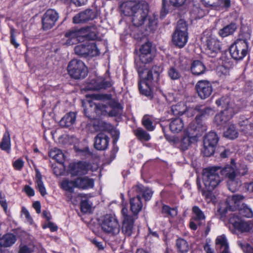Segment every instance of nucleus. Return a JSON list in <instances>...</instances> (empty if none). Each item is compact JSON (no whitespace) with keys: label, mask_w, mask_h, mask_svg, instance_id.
Here are the masks:
<instances>
[{"label":"nucleus","mask_w":253,"mask_h":253,"mask_svg":"<svg viewBox=\"0 0 253 253\" xmlns=\"http://www.w3.org/2000/svg\"><path fill=\"white\" fill-rule=\"evenodd\" d=\"M86 99L83 101L85 115L91 119H95L101 116L108 115L116 116L121 114L122 107L120 104L116 103L108 111V106L101 103L95 102L94 100H110L111 96L108 94H91L86 95Z\"/></svg>","instance_id":"1"},{"label":"nucleus","mask_w":253,"mask_h":253,"mask_svg":"<svg viewBox=\"0 0 253 253\" xmlns=\"http://www.w3.org/2000/svg\"><path fill=\"white\" fill-rule=\"evenodd\" d=\"M122 11L126 15L132 16V22L136 27L142 25L146 20L149 11V6L145 1L137 2L130 0L124 3Z\"/></svg>","instance_id":"2"},{"label":"nucleus","mask_w":253,"mask_h":253,"mask_svg":"<svg viewBox=\"0 0 253 253\" xmlns=\"http://www.w3.org/2000/svg\"><path fill=\"white\" fill-rule=\"evenodd\" d=\"M221 173L220 167H213L203 170V180L206 189L201 190L202 194L207 198L213 190L220 183L219 174Z\"/></svg>","instance_id":"3"},{"label":"nucleus","mask_w":253,"mask_h":253,"mask_svg":"<svg viewBox=\"0 0 253 253\" xmlns=\"http://www.w3.org/2000/svg\"><path fill=\"white\" fill-rule=\"evenodd\" d=\"M163 68L161 66H154L151 70L146 72V75L143 77L139 83L140 92L145 96H151L152 87L155 83L160 79V74Z\"/></svg>","instance_id":"4"},{"label":"nucleus","mask_w":253,"mask_h":253,"mask_svg":"<svg viewBox=\"0 0 253 253\" xmlns=\"http://www.w3.org/2000/svg\"><path fill=\"white\" fill-rule=\"evenodd\" d=\"M66 45H71L79 42H84L86 40H94L97 38L94 27H86L78 30L71 31L65 34Z\"/></svg>","instance_id":"5"},{"label":"nucleus","mask_w":253,"mask_h":253,"mask_svg":"<svg viewBox=\"0 0 253 253\" xmlns=\"http://www.w3.org/2000/svg\"><path fill=\"white\" fill-rule=\"evenodd\" d=\"M250 38L249 34H247L245 39H237L230 47V53L233 58L237 60H242L248 52V39Z\"/></svg>","instance_id":"6"},{"label":"nucleus","mask_w":253,"mask_h":253,"mask_svg":"<svg viewBox=\"0 0 253 253\" xmlns=\"http://www.w3.org/2000/svg\"><path fill=\"white\" fill-rule=\"evenodd\" d=\"M187 25L185 21L179 20L172 36V42L176 46L182 48L188 41Z\"/></svg>","instance_id":"7"},{"label":"nucleus","mask_w":253,"mask_h":253,"mask_svg":"<svg viewBox=\"0 0 253 253\" xmlns=\"http://www.w3.org/2000/svg\"><path fill=\"white\" fill-rule=\"evenodd\" d=\"M67 71L70 77L75 79H84L87 74V68L84 63L79 59H73L69 62Z\"/></svg>","instance_id":"8"},{"label":"nucleus","mask_w":253,"mask_h":253,"mask_svg":"<svg viewBox=\"0 0 253 253\" xmlns=\"http://www.w3.org/2000/svg\"><path fill=\"white\" fill-rule=\"evenodd\" d=\"M101 226L103 231L112 235L118 234L120 231V226L115 215L107 214L102 217Z\"/></svg>","instance_id":"9"},{"label":"nucleus","mask_w":253,"mask_h":253,"mask_svg":"<svg viewBox=\"0 0 253 253\" xmlns=\"http://www.w3.org/2000/svg\"><path fill=\"white\" fill-rule=\"evenodd\" d=\"M235 165L233 164V161L231 160V163L230 165H227L222 169V173L229 178V181L228 182V187L230 191L235 192L237 191L242 185V182L239 180H235Z\"/></svg>","instance_id":"10"},{"label":"nucleus","mask_w":253,"mask_h":253,"mask_svg":"<svg viewBox=\"0 0 253 253\" xmlns=\"http://www.w3.org/2000/svg\"><path fill=\"white\" fill-rule=\"evenodd\" d=\"M218 141L217 134L215 132H211L206 135L204 140L202 150L205 156L210 157L213 154Z\"/></svg>","instance_id":"11"},{"label":"nucleus","mask_w":253,"mask_h":253,"mask_svg":"<svg viewBox=\"0 0 253 253\" xmlns=\"http://www.w3.org/2000/svg\"><path fill=\"white\" fill-rule=\"evenodd\" d=\"M75 52L81 56H94L99 54V50L94 43L86 42L85 43L76 46Z\"/></svg>","instance_id":"12"},{"label":"nucleus","mask_w":253,"mask_h":253,"mask_svg":"<svg viewBox=\"0 0 253 253\" xmlns=\"http://www.w3.org/2000/svg\"><path fill=\"white\" fill-rule=\"evenodd\" d=\"M59 18L58 13L54 9H49L43 14L42 18V28L45 30L52 28Z\"/></svg>","instance_id":"13"},{"label":"nucleus","mask_w":253,"mask_h":253,"mask_svg":"<svg viewBox=\"0 0 253 253\" xmlns=\"http://www.w3.org/2000/svg\"><path fill=\"white\" fill-rule=\"evenodd\" d=\"M195 87L198 96L202 99L208 98L212 92V85L207 80L198 81Z\"/></svg>","instance_id":"14"},{"label":"nucleus","mask_w":253,"mask_h":253,"mask_svg":"<svg viewBox=\"0 0 253 253\" xmlns=\"http://www.w3.org/2000/svg\"><path fill=\"white\" fill-rule=\"evenodd\" d=\"M128 210L124 208L122 210V215L124 218L122 232L126 235L129 236L131 235L133 230V219L132 217L127 214Z\"/></svg>","instance_id":"15"},{"label":"nucleus","mask_w":253,"mask_h":253,"mask_svg":"<svg viewBox=\"0 0 253 253\" xmlns=\"http://www.w3.org/2000/svg\"><path fill=\"white\" fill-rule=\"evenodd\" d=\"M206 54L211 57H214L220 50V42L215 37H211L207 40Z\"/></svg>","instance_id":"16"},{"label":"nucleus","mask_w":253,"mask_h":253,"mask_svg":"<svg viewBox=\"0 0 253 253\" xmlns=\"http://www.w3.org/2000/svg\"><path fill=\"white\" fill-rule=\"evenodd\" d=\"M112 83L108 80H105L102 77H96L92 80L87 86L89 90H98L105 89L111 86Z\"/></svg>","instance_id":"17"},{"label":"nucleus","mask_w":253,"mask_h":253,"mask_svg":"<svg viewBox=\"0 0 253 253\" xmlns=\"http://www.w3.org/2000/svg\"><path fill=\"white\" fill-rule=\"evenodd\" d=\"M230 222L235 228L241 232L249 231L253 227L251 221L245 222L235 215L230 217Z\"/></svg>","instance_id":"18"},{"label":"nucleus","mask_w":253,"mask_h":253,"mask_svg":"<svg viewBox=\"0 0 253 253\" xmlns=\"http://www.w3.org/2000/svg\"><path fill=\"white\" fill-rule=\"evenodd\" d=\"M70 173L73 176L84 175L91 169L90 166L85 162H79L70 165Z\"/></svg>","instance_id":"19"},{"label":"nucleus","mask_w":253,"mask_h":253,"mask_svg":"<svg viewBox=\"0 0 253 253\" xmlns=\"http://www.w3.org/2000/svg\"><path fill=\"white\" fill-rule=\"evenodd\" d=\"M171 112L175 116H181L186 113L188 116H192L196 110L192 108H188L184 102H180L171 106Z\"/></svg>","instance_id":"20"},{"label":"nucleus","mask_w":253,"mask_h":253,"mask_svg":"<svg viewBox=\"0 0 253 253\" xmlns=\"http://www.w3.org/2000/svg\"><path fill=\"white\" fill-rule=\"evenodd\" d=\"M128 194L129 196L133 195H138L140 197L141 195L145 200H149L151 198L153 193L149 189L144 188L142 185H137L132 188L128 191Z\"/></svg>","instance_id":"21"},{"label":"nucleus","mask_w":253,"mask_h":253,"mask_svg":"<svg viewBox=\"0 0 253 253\" xmlns=\"http://www.w3.org/2000/svg\"><path fill=\"white\" fill-rule=\"evenodd\" d=\"M94 17L93 12L90 9H86L76 14L73 17V22L79 24L92 20Z\"/></svg>","instance_id":"22"},{"label":"nucleus","mask_w":253,"mask_h":253,"mask_svg":"<svg viewBox=\"0 0 253 253\" xmlns=\"http://www.w3.org/2000/svg\"><path fill=\"white\" fill-rule=\"evenodd\" d=\"M109 141V138L105 133H100L95 138L94 145L96 149L104 150L108 147Z\"/></svg>","instance_id":"23"},{"label":"nucleus","mask_w":253,"mask_h":253,"mask_svg":"<svg viewBox=\"0 0 253 253\" xmlns=\"http://www.w3.org/2000/svg\"><path fill=\"white\" fill-rule=\"evenodd\" d=\"M76 187L79 189H87L91 188L94 185V181L88 177H78L76 179Z\"/></svg>","instance_id":"24"},{"label":"nucleus","mask_w":253,"mask_h":253,"mask_svg":"<svg viewBox=\"0 0 253 253\" xmlns=\"http://www.w3.org/2000/svg\"><path fill=\"white\" fill-rule=\"evenodd\" d=\"M130 199V210L134 215H137L142 210L143 205L138 195Z\"/></svg>","instance_id":"25"},{"label":"nucleus","mask_w":253,"mask_h":253,"mask_svg":"<svg viewBox=\"0 0 253 253\" xmlns=\"http://www.w3.org/2000/svg\"><path fill=\"white\" fill-rule=\"evenodd\" d=\"M190 69L193 74L199 76L205 73L206 68L202 62L196 60L192 62Z\"/></svg>","instance_id":"26"},{"label":"nucleus","mask_w":253,"mask_h":253,"mask_svg":"<svg viewBox=\"0 0 253 253\" xmlns=\"http://www.w3.org/2000/svg\"><path fill=\"white\" fill-rule=\"evenodd\" d=\"M224 136L230 139L236 138L238 136V131L233 124H228L224 127Z\"/></svg>","instance_id":"27"},{"label":"nucleus","mask_w":253,"mask_h":253,"mask_svg":"<svg viewBox=\"0 0 253 253\" xmlns=\"http://www.w3.org/2000/svg\"><path fill=\"white\" fill-rule=\"evenodd\" d=\"M60 187L65 191L72 193L76 187V180H70L68 178H64L60 183Z\"/></svg>","instance_id":"28"},{"label":"nucleus","mask_w":253,"mask_h":253,"mask_svg":"<svg viewBox=\"0 0 253 253\" xmlns=\"http://www.w3.org/2000/svg\"><path fill=\"white\" fill-rule=\"evenodd\" d=\"M76 116L75 113L70 112L65 115L60 120V125L63 127H69L74 124Z\"/></svg>","instance_id":"29"},{"label":"nucleus","mask_w":253,"mask_h":253,"mask_svg":"<svg viewBox=\"0 0 253 253\" xmlns=\"http://www.w3.org/2000/svg\"><path fill=\"white\" fill-rule=\"evenodd\" d=\"M183 121L179 118L172 119L169 124V128L173 133H178L183 129Z\"/></svg>","instance_id":"30"},{"label":"nucleus","mask_w":253,"mask_h":253,"mask_svg":"<svg viewBox=\"0 0 253 253\" xmlns=\"http://www.w3.org/2000/svg\"><path fill=\"white\" fill-rule=\"evenodd\" d=\"M224 104L225 106L222 110V116H225L227 119L231 118L235 112L234 107V104L231 102L230 99L225 100Z\"/></svg>","instance_id":"31"},{"label":"nucleus","mask_w":253,"mask_h":253,"mask_svg":"<svg viewBox=\"0 0 253 253\" xmlns=\"http://www.w3.org/2000/svg\"><path fill=\"white\" fill-rule=\"evenodd\" d=\"M49 157L55 160L59 164L63 163L65 159L62 151L56 148L51 149L49 152Z\"/></svg>","instance_id":"32"},{"label":"nucleus","mask_w":253,"mask_h":253,"mask_svg":"<svg viewBox=\"0 0 253 253\" xmlns=\"http://www.w3.org/2000/svg\"><path fill=\"white\" fill-rule=\"evenodd\" d=\"M0 148L6 151H10L11 149V140L10 133L6 130L3 134L1 142L0 144Z\"/></svg>","instance_id":"33"},{"label":"nucleus","mask_w":253,"mask_h":253,"mask_svg":"<svg viewBox=\"0 0 253 253\" xmlns=\"http://www.w3.org/2000/svg\"><path fill=\"white\" fill-rule=\"evenodd\" d=\"M35 181L37 188L39 189L41 194L44 196L46 195V191L45 187L44 185L43 182L42 180V177L41 174L39 172H37Z\"/></svg>","instance_id":"34"},{"label":"nucleus","mask_w":253,"mask_h":253,"mask_svg":"<svg viewBox=\"0 0 253 253\" xmlns=\"http://www.w3.org/2000/svg\"><path fill=\"white\" fill-rule=\"evenodd\" d=\"M176 247L179 253H186L189 249L187 242L181 238L176 240Z\"/></svg>","instance_id":"35"},{"label":"nucleus","mask_w":253,"mask_h":253,"mask_svg":"<svg viewBox=\"0 0 253 253\" xmlns=\"http://www.w3.org/2000/svg\"><path fill=\"white\" fill-rule=\"evenodd\" d=\"M240 214L243 216L251 218L253 216L252 210L245 204H243L239 210Z\"/></svg>","instance_id":"36"},{"label":"nucleus","mask_w":253,"mask_h":253,"mask_svg":"<svg viewBox=\"0 0 253 253\" xmlns=\"http://www.w3.org/2000/svg\"><path fill=\"white\" fill-rule=\"evenodd\" d=\"M193 212L195 216L193 217L192 220L200 221L205 219L204 213L198 207L195 206L193 208Z\"/></svg>","instance_id":"37"},{"label":"nucleus","mask_w":253,"mask_h":253,"mask_svg":"<svg viewBox=\"0 0 253 253\" xmlns=\"http://www.w3.org/2000/svg\"><path fill=\"white\" fill-rule=\"evenodd\" d=\"M152 118L149 116L145 115L142 119V124L145 128L149 130L152 131L154 129L155 126L153 125Z\"/></svg>","instance_id":"38"},{"label":"nucleus","mask_w":253,"mask_h":253,"mask_svg":"<svg viewBox=\"0 0 253 253\" xmlns=\"http://www.w3.org/2000/svg\"><path fill=\"white\" fill-rule=\"evenodd\" d=\"M237 28L235 24L231 23L222 29V37L232 34Z\"/></svg>","instance_id":"39"},{"label":"nucleus","mask_w":253,"mask_h":253,"mask_svg":"<svg viewBox=\"0 0 253 253\" xmlns=\"http://www.w3.org/2000/svg\"><path fill=\"white\" fill-rule=\"evenodd\" d=\"M136 136L141 140L147 141L150 139V135L141 128L135 130Z\"/></svg>","instance_id":"40"},{"label":"nucleus","mask_w":253,"mask_h":253,"mask_svg":"<svg viewBox=\"0 0 253 253\" xmlns=\"http://www.w3.org/2000/svg\"><path fill=\"white\" fill-rule=\"evenodd\" d=\"M94 130L96 131H104L108 129L109 128V125L103 122L98 121L95 122L93 126Z\"/></svg>","instance_id":"41"},{"label":"nucleus","mask_w":253,"mask_h":253,"mask_svg":"<svg viewBox=\"0 0 253 253\" xmlns=\"http://www.w3.org/2000/svg\"><path fill=\"white\" fill-rule=\"evenodd\" d=\"M206 6H211L215 9H220L221 0H202Z\"/></svg>","instance_id":"42"},{"label":"nucleus","mask_w":253,"mask_h":253,"mask_svg":"<svg viewBox=\"0 0 253 253\" xmlns=\"http://www.w3.org/2000/svg\"><path fill=\"white\" fill-rule=\"evenodd\" d=\"M168 75L169 77L173 80H178L181 76L179 71L173 67H170L169 70Z\"/></svg>","instance_id":"43"},{"label":"nucleus","mask_w":253,"mask_h":253,"mask_svg":"<svg viewBox=\"0 0 253 253\" xmlns=\"http://www.w3.org/2000/svg\"><path fill=\"white\" fill-rule=\"evenodd\" d=\"M244 197L241 195H234L228 199V202L231 204L238 206L240 202L243 200Z\"/></svg>","instance_id":"44"},{"label":"nucleus","mask_w":253,"mask_h":253,"mask_svg":"<svg viewBox=\"0 0 253 253\" xmlns=\"http://www.w3.org/2000/svg\"><path fill=\"white\" fill-rule=\"evenodd\" d=\"M162 213L166 216L174 217L177 215V211L175 209L170 208L169 206H164L162 208Z\"/></svg>","instance_id":"45"},{"label":"nucleus","mask_w":253,"mask_h":253,"mask_svg":"<svg viewBox=\"0 0 253 253\" xmlns=\"http://www.w3.org/2000/svg\"><path fill=\"white\" fill-rule=\"evenodd\" d=\"M153 57L154 56L153 54L140 53L139 54V59L140 61L144 64H147L151 62Z\"/></svg>","instance_id":"46"},{"label":"nucleus","mask_w":253,"mask_h":253,"mask_svg":"<svg viewBox=\"0 0 253 253\" xmlns=\"http://www.w3.org/2000/svg\"><path fill=\"white\" fill-rule=\"evenodd\" d=\"M152 44L150 42H146L143 44L140 48V53L152 54Z\"/></svg>","instance_id":"47"},{"label":"nucleus","mask_w":253,"mask_h":253,"mask_svg":"<svg viewBox=\"0 0 253 253\" xmlns=\"http://www.w3.org/2000/svg\"><path fill=\"white\" fill-rule=\"evenodd\" d=\"M232 63L230 60L222 62V74L227 75L229 74V70L231 68Z\"/></svg>","instance_id":"48"},{"label":"nucleus","mask_w":253,"mask_h":253,"mask_svg":"<svg viewBox=\"0 0 253 253\" xmlns=\"http://www.w3.org/2000/svg\"><path fill=\"white\" fill-rule=\"evenodd\" d=\"M16 30L13 27H10V42L16 48L18 47L19 44L16 41Z\"/></svg>","instance_id":"49"},{"label":"nucleus","mask_w":253,"mask_h":253,"mask_svg":"<svg viewBox=\"0 0 253 253\" xmlns=\"http://www.w3.org/2000/svg\"><path fill=\"white\" fill-rule=\"evenodd\" d=\"M22 216H24V217L25 218L26 222L29 223V224H31L33 223V219L28 211V210L26 209L25 207H22Z\"/></svg>","instance_id":"50"},{"label":"nucleus","mask_w":253,"mask_h":253,"mask_svg":"<svg viewBox=\"0 0 253 253\" xmlns=\"http://www.w3.org/2000/svg\"><path fill=\"white\" fill-rule=\"evenodd\" d=\"M81 211L84 212H89L91 210V206L87 201H83L81 204Z\"/></svg>","instance_id":"51"},{"label":"nucleus","mask_w":253,"mask_h":253,"mask_svg":"<svg viewBox=\"0 0 253 253\" xmlns=\"http://www.w3.org/2000/svg\"><path fill=\"white\" fill-rule=\"evenodd\" d=\"M157 24V20L155 17L149 18L148 26L150 31L154 30L156 27Z\"/></svg>","instance_id":"52"},{"label":"nucleus","mask_w":253,"mask_h":253,"mask_svg":"<svg viewBox=\"0 0 253 253\" xmlns=\"http://www.w3.org/2000/svg\"><path fill=\"white\" fill-rule=\"evenodd\" d=\"M14 168L17 170H20L24 166V161L20 159L16 160L13 163Z\"/></svg>","instance_id":"53"},{"label":"nucleus","mask_w":253,"mask_h":253,"mask_svg":"<svg viewBox=\"0 0 253 253\" xmlns=\"http://www.w3.org/2000/svg\"><path fill=\"white\" fill-rule=\"evenodd\" d=\"M247 173V169L246 166H242L238 169H235V176L237 175L243 176Z\"/></svg>","instance_id":"54"},{"label":"nucleus","mask_w":253,"mask_h":253,"mask_svg":"<svg viewBox=\"0 0 253 253\" xmlns=\"http://www.w3.org/2000/svg\"><path fill=\"white\" fill-rule=\"evenodd\" d=\"M191 140L189 136L183 137L181 142V146L183 149H187L188 146L190 144Z\"/></svg>","instance_id":"55"},{"label":"nucleus","mask_w":253,"mask_h":253,"mask_svg":"<svg viewBox=\"0 0 253 253\" xmlns=\"http://www.w3.org/2000/svg\"><path fill=\"white\" fill-rule=\"evenodd\" d=\"M229 246L227 239L224 235H222V253H231L228 251Z\"/></svg>","instance_id":"56"},{"label":"nucleus","mask_w":253,"mask_h":253,"mask_svg":"<svg viewBox=\"0 0 253 253\" xmlns=\"http://www.w3.org/2000/svg\"><path fill=\"white\" fill-rule=\"evenodd\" d=\"M24 191L29 196H33L35 195L34 189L29 185L25 186Z\"/></svg>","instance_id":"57"},{"label":"nucleus","mask_w":253,"mask_h":253,"mask_svg":"<svg viewBox=\"0 0 253 253\" xmlns=\"http://www.w3.org/2000/svg\"><path fill=\"white\" fill-rule=\"evenodd\" d=\"M186 1V0H170L171 4L175 7L182 6Z\"/></svg>","instance_id":"58"},{"label":"nucleus","mask_w":253,"mask_h":253,"mask_svg":"<svg viewBox=\"0 0 253 253\" xmlns=\"http://www.w3.org/2000/svg\"><path fill=\"white\" fill-rule=\"evenodd\" d=\"M166 0H162V8L161 12V15L162 17H164L168 12V9L166 8Z\"/></svg>","instance_id":"59"},{"label":"nucleus","mask_w":253,"mask_h":253,"mask_svg":"<svg viewBox=\"0 0 253 253\" xmlns=\"http://www.w3.org/2000/svg\"><path fill=\"white\" fill-rule=\"evenodd\" d=\"M231 1L230 0H223L222 1V10H227L231 6Z\"/></svg>","instance_id":"60"},{"label":"nucleus","mask_w":253,"mask_h":253,"mask_svg":"<svg viewBox=\"0 0 253 253\" xmlns=\"http://www.w3.org/2000/svg\"><path fill=\"white\" fill-rule=\"evenodd\" d=\"M33 207L36 210L38 213H40L41 212V204L39 201L34 202L33 204Z\"/></svg>","instance_id":"61"},{"label":"nucleus","mask_w":253,"mask_h":253,"mask_svg":"<svg viewBox=\"0 0 253 253\" xmlns=\"http://www.w3.org/2000/svg\"><path fill=\"white\" fill-rule=\"evenodd\" d=\"M214 122L217 126H220L221 123V115L220 114H217L214 119Z\"/></svg>","instance_id":"62"},{"label":"nucleus","mask_w":253,"mask_h":253,"mask_svg":"<svg viewBox=\"0 0 253 253\" xmlns=\"http://www.w3.org/2000/svg\"><path fill=\"white\" fill-rule=\"evenodd\" d=\"M204 251L206 253H214L212 250L211 249L210 245L209 243H207L204 247Z\"/></svg>","instance_id":"63"},{"label":"nucleus","mask_w":253,"mask_h":253,"mask_svg":"<svg viewBox=\"0 0 253 253\" xmlns=\"http://www.w3.org/2000/svg\"><path fill=\"white\" fill-rule=\"evenodd\" d=\"M30 249L26 246L20 248L19 253H31Z\"/></svg>","instance_id":"64"}]
</instances>
